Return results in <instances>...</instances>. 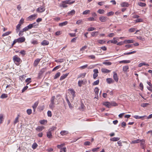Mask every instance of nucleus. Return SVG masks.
Instances as JSON below:
<instances>
[{
    "mask_svg": "<svg viewBox=\"0 0 152 152\" xmlns=\"http://www.w3.org/2000/svg\"><path fill=\"white\" fill-rule=\"evenodd\" d=\"M13 60L14 62L18 63H19L21 61L20 58L18 57L17 55H15L13 57Z\"/></svg>",
    "mask_w": 152,
    "mask_h": 152,
    "instance_id": "nucleus-1",
    "label": "nucleus"
},
{
    "mask_svg": "<svg viewBox=\"0 0 152 152\" xmlns=\"http://www.w3.org/2000/svg\"><path fill=\"white\" fill-rule=\"evenodd\" d=\"M45 10V8L44 6H42L38 8L36 10L37 12L41 13L44 12Z\"/></svg>",
    "mask_w": 152,
    "mask_h": 152,
    "instance_id": "nucleus-2",
    "label": "nucleus"
},
{
    "mask_svg": "<svg viewBox=\"0 0 152 152\" xmlns=\"http://www.w3.org/2000/svg\"><path fill=\"white\" fill-rule=\"evenodd\" d=\"M37 17V14H35L33 15H31L28 17V20H32L36 18Z\"/></svg>",
    "mask_w": 152,
    "mask_h": 152,
    "instance_id": "nucleus-3",
    "label": "nucleus"
},
{
    "mask_svg": "<svg viewBox=\"0 0 152 152\" xmlns=\"http://www.w3.org/2000/svg\"><path fill=\"white\" fill-rule=\"evenodd\" d=\"M108 18L106 17L102 16L99 18V20L101 22H105L107 21Z\"/></svg>",
    "mask_w": 152,
    "mask_h": 152,
    "instance_id": "nucleus-4",
    "label": "nucleus"
},
{
    "mask_svg": "<svg viewBox=\"0 0 152 152\" xmlns=\"http://www.w3.org/2000/svg\"><path fill=\"white\" fill-rule=\"evenodd\" d=\"M17 39V40L18 42L19 43L24 42L25 40V38L24 37H19Z\"/></svg>",
    "mask_w": 152,
    "mask_h": 152,
    "instance_id": "nucleus-5",
    "label": "nucleus"
},
{
    "mask_svg": "<svg viewBox=\"0 0 152 152\" xmlns=\"http://www.w3.org/2000/svg\"><path fill=\"white\" fill-rule=\"evenodd\" d=\"M113 78L116 82H118V78L117 75V74L115 72H113Z\"/></svg>",
    "mask_w": 152,
    "mask_h": 152,
    "instance_id": "nucleus-6",
    "label": "nucleus"
},
{
    "mask_svg": "<svg viewBox=\"0 0 152 152\" xmlns=\"http://www.w3.org/2000/svg\"><path fill=\"white\" fill-rule=\"evenodd\" d=\"M140 145L142 149H144L145 146V141L144 140H140Z\"/></svg>",
    "mask_w": 152,
    "mask_h": 152,
    "instance_id": "nucleus-7",
    "label": "nucleus"
},
{
    "mask_svg": "<svg viewBox=\"0 0 152 152\" xmlns=\"http://www.w3.org/2000/svg\"><path fill=\"white\" fill-rule=\"evenodd\" d=\"M103 104L108 108L111 107L110 102H106L103 103Z\"/></svg>",
    "mask_w": 152,
    "mask_h": 152,
    "instance_id": "nucleus-8",
    "label": "nucleus"
},
{
    "mask_svg": "<svg viewBox=\"0 0 152 152\" xmlns=\"http://www.w3.org/2000/svg\"><path fill=\"white\" fill-rule=\"evenodd\" d=\"M75 2V1H71V0H66L65 1H63V3H64L66 4H71L74 3Z\"/></svg>",
    "mask_w": 152,
    "mask_h": 152,
    "instance_id": "nucleus-9",
    "label": "nucleus"
},
{
    "mask_svg": "<svg viewBox=\"0 0 152 152\" xmlns=\"http://www.w3.org/2000/svg\"><path fill=\"white\" fill-rule=\"evenodd\" d=\"M101 71L103 73H108L111 71L110 70L104 68H102L101 69Z\"/></svg>",
    "mask_w": 152,
    "mask_h": 152,
    "instance_id": "nucleus-10",
    "label": "nucleus"
},
{
    "mask_svg": "<svg viewBox=\"0 0 152 152\" xmlns=\"http://www.w3.org/2000/svg\"><path fill=\"white\" fill-rule=\"evenodd\" d=\"M70 91V93L73 96V98L75 96V91L72 89H70L69 90Z\"/></svg>",
    "mask_w": 152,
    "mask_h": 152,
    "instance_id": "nucleus-11",
    "label": "nucleus"
},
{
    "mask_svg": "<svg viewBox=\"0 0 152 152\" xmlns=\"http://www.w3.org/2000/svg\"><path fill=\"white\" fill-rule=\"evenodd\" d=\"M106 81L108 84H111L113 83L114 81L111 78H107L106 79Z\"/></svg>",
    "mask_w": 152,
    "mask_h": 152,
    "instance_id": "nucleus-12",
    "label": "nucleus"
},
{
    "mask_svg": "<svg viewBox=\"0 0 152 152\" xmlns=\"http://www.w3.org/2000/svg\"><path fill=\"white\" fill-rule=\"evenodd\" d=\"M44 129L43 126H38L36 128V130L38 132H40L42 131Z\"/></svg>",
    "mask_w": 152,
    "mask_h": 152,
    "instance_id": "nucleus-13",
    "label": "nucleus"
},
{
    "mask_svg": "<svg viewBox=\"0 0 152 152\" xmlns=\"http://www.w3.org/2000/svg\"><path fill=\"white\" fill-rule=\"evenodd\" d=\"M121 7H128L129 6V4L126 2H123L121 4Z\"/></svg>",
    "mask_w": 152,
    "mask_h": 152,
    "instance_id": "nucleus-14",
    "label": "nucleus"
},
{
    "mask_svg": "<svg viewBox=\"0 0 152 152\" xmlns=\"http://www.w3.org/2000/svg\"><path fill=\"white\" fill-rule=\"evenodd\" d=\"M69 73H67L62 75L60 78V80H62L66 78L68 75Z\"/></svg>",
    "mask_w": 152,
    "mask_h": 152,
    "instance_id": "nucleus-15",
    "label": "nucleus"
},
{
    "mask_svg": "<svg viewBox=\"0 0 152 152\" xmlns=\"http://www.w3.org/2000/svg\"><path fill=\"white\" fill-rule=\"evenodd\" d=\"M49 43V42L46 40H43L41 43V45L43 46L48 45Z\"/></svg>",
    "mask_w": 152,
    "mask_h": 152,
    "instance_id": "nucleus-16",
    "label": "nucleus"
},
{
    "mask_svg": "<svg viewBox=\"0 0 152 152\" xmlns=\"http://www.w3.org/2000/svg\"><path fill=\"white\" fill-rule=\"evenodd\" d=\"M41 60V59H37L34 61V66H37L39 63V62L40 60Z\"/></svg>",
    "mask_w": 152,
    "mask_h": 152,
    "instance_id": "nucleus-17",
    "label": "nucleus"
},
{
    "mask_svg": "<svg viewBox=\"0 0 152 152\" xmlns=\"http://www.w3.org/2000/svg\"><path fill=\"white\" fill-rule=\"evenodd\" d=\"M47 136L49 138H52V134L51 132L48 131V132H47Z\"/></svg>",
    "mask_w": 152,
    "mask_h": 152,
    "instance_id": "nucleus-18",
    "label": "nucleus"
},
{
    "mask_svg": "<svg viewBox=\"0 0 152 152\" xmlns=\"http://www.w3.org/2000/svg\"><path fill=\"white\" fill-rule=\"evenodd\" d=\"M68 133V132L67 131H62L60 132V134L62 136L66 135Z\"/></svg>",
    "mask_w": 152,
    "mask_h": 152,
    "instance_id": "nucleus-19",
    "label": "nucleus"
},
{
    "mask_svg": "<svg viewBox=\"0 0 152 152\" xmlns=\"http://www.w3.org/2000/svg\"><path fill=\"white\" fill-rule=\"evenodd\" d=\"M120 139L119 137H114L110 138V140L113 141H116L119 140Z\"/></svg>",
    "mask_w": 152,
    "mask_h": 152,
    "instance_id": "nucleus-20",
    "label": "nucleus"
},
{
    "mask_svg": "<svg viewBox=\"0 0 152 152\" xmlns=\"http://www.w3.org/2000/svg\"><path fill=\"white\" fill-rule=\"evenodd\" d=\"M45 69L44 68L42 69L41 70L39 71V72L38 73V75L39 77L41 75L45 72Z\"/></svg>",
    "mask_w": 152,
    "mask_h": 152,
    "instance_id": "nucleus-21",
    "label": "nucleus"
},
{
    "mask_svg": "<svg viewBox=\"0 0 152 152\" xmlns=\"http://www.w3.org/2000/svg\"><path fill=\"white\" fill-rule=\"evenodd\" d=\"M98 31H94L91 33V36L95 37L96 36L98 35Z\"/></svg>",
    "mask_w": 152,
    "mask_h": 152,
    "instance_id": "nucleus-22",
    "label": "nucleus"
},
{
    "mask_svg": "<svg viewBox=\"0 0 152 152\" xmlns=\"http://www.w3.org/2000/svg\"><path fill=\"white\" fill-rule=\"evenodd\" d=\"M54 102H51L50 104L49 105V107L50 108L53 110V108L54 107Z\"/></svg>",
    "mask_w": 152,
    "mask_h": 152,
    "instance_id": "nucleus-23",
    "label": "nucleus"
},
{
    "mask_svg": "<svg viewBox=\"0 0 152 152\" xmlns=\"http://www.w3.org/2000/svg\"><path fill=\"white\" fill-rule=\"evenodd\" d=\"M145 117H146L145 115L142 116H139L137 115H135L133 116V117L136 119H138L141 118L142 119H143V118Z\"/></svg>",
    "mask_w": 152,
    "mask_h": 152,
    "instance_id": "nucleus-24",
    "label": "nucleus"
},
{
    "mask_svg": "<svg viewBox=\"0 0 152 152\" xmlns=\"http://www.w3.org/2000/svg\"><path fill=\"white\" fill-rule=\"evenodd\" d=\"M67 23L68 22L67 21H66L64 22L59 23V26H63L67 25Z\"/></svg>",
    "mask_w": 152,
    "mask_h": 152,
    "instance_id": "nucleus-25",
    "label": "nucleus"
},
{
    "mask_svg": "<svg viewBox=\"0 0 152 152\" xmlns=\"http://www.w3.org/2000/svg\"><path fill=\"white\" fill-rule=\"evenodd\" d=\"M66 101L67 102V103L68 104V105L69 107L70 108H72V106L71 105V104L70 103V102H69V99H68L67 96H66Z\"/></svg>",
    "mask_w": 152,
    "mask_h": 152,
    "instance_id": "nucleus-26",
    "label": "nucleus"
},
{
    "mask_svg": "<svg viewBox=\"0 0 152 152\" xmlns=\"http://www.w3.org/2000/svg\"><path fill=\"white\" fill-rule=\"evenodd\" d=\"M75 13V10H72L71 11L68 12L67 14L69 15H74Z\"/></svg>",
    "mask_w": 152,
    "mask_h": 152,
    "instance_id": "nucleus-27",
    "label": "nucleus"
},
{
    "mask_svg": "<svg viewBox=\"0 0 152 152\" xmlns=\"http://www.w3.org/2000/svg\"><path fill=\"white\" fill-rule=\"evenodd\" d=\"M134 42V40L132 39L126 40L124 41V42H126L127 43H132Z\"/></svg>",
    "mask_w": 152,
    "mask_h": 152,
    "instance_id": "nucleus-28",
    "label": "nucleus"
},
{
    "mask_svg": "<svg viewBox=\"0 0 152 152\" xmlns=\"http://www.w3.org/2000/svg\"><path fill=\"white\" fill-rule=\"evenodd\" d=\"M64 145V143H62L60 145H58L57 146V147L60 150H62V148L63 147V146Z\"/></svg>",
    "mask_w": 152,
    "mask_h": 152,
    "instance_id": "nucleus-29",
    "label": "nucleus"
},
{
    "mask_svg": "<svg viewBox=\"0 0 152 152\" xmlns=\"http://www.w3.org/2000/svg\"><path fill=\"white\" fill-rule=\"evenodd\" d=\"M130 62V60H124L119 61L120 63H129Z\"/></svg>",
    "mask_w": 152,
    "mask_h": 152,
    "instance_id": "nucleus-30",
    "label": "nucleus"
},
{
    "mask_svg": "<svg viewBox=\"0 0 152 152\" xmlns=\"http://www.w3.org/2000/svg\"><path fill=\"white\" fill-rule=\"evenodd\" d=\"M144 65H146L147 66H149V65L148 64H146L145 63H140L138 64V66L139 67H140Z\"/></svg>",
    "mask_w": 152,
    "mask_h": 152,
    "instance_id": "nucleus-31",
    "label": "nucleus"
},
{
    "mask_svg": "<svg viewBox=\"0 0 152 152\" xmlns=\"http://www.w3.org/2000/svg\"><path fill=\"white\" fill-rule=\"evenodd\" d=\"M129 69V67L128 66H125L123 67V70L124 72H126L127 70Z\"/></svg>",
    "mask_w": 152,
    "mask_h": 152,
    "instance_id": "nucleus-32",
    "label": "nucleus"
},
{
    "mask_svg": "<svg viewBox=\"0 0 152 152\" xmlns=\"http://www.w3.org/2000/svg\"><path fill=\"white\" fill-rule=\"evenodd\" d=\"M140 142V140L139 139H137L136 140H134L132 141L131 143H137Z\"/></svg>",
    "mask_w": 152,
    "mask_h": 152,
    "instance_id": "nucleus-33",
    "label": "nucleus"
},
{
    "mask_svg": "<svg viewBox=\"0 0 152 152\" xmlns=\"http://www.w3.org/2000/svg\"><path fill=\"white\" fill-rule=\"evenodd\" d=\"M21 24H18L16 26V31L17 33H18L19 31V30L20 28Z\"/></svg>",
    "mask_w": 152,
    "mask_h": 152,
    "instance_id": "nucleus-34",
    "label": "nucleus"
},
{
    "mask_svg": "<svg viewBox=\"0 0 152 152\" xmlns=\"http://www.w3.org/2000/svg\"><path fill=\"white\" fill-rule=\"evenodd\" d=\"M136 51L134 50V51H132V52H131L124 53V55H130V54L134 53H136Z\"/></svg>",
    "mask_w": 152,
    "mask_h": 152,
    "instance_id": "nucleus-35",
    "label": "nucleus"
},
{
    "mask_svg": "<svg viewBox=\"0 0 152 152\" xmlns=\"http://www.w3.org/2000/svg\"><path fill=\"white\" fill-rule=\"evenodd\" d=\"M61 73L60 72L57 73L54 76V79H56L58 78L60 76Z\"/></svg>",
    "mask_w": 152,
    "mask_h": 152,
    "instance_id": "nucleus-36",
    "label": "nucleus"
},
{
    "mask_svg": "<svg viewBox=\"0 0 152 152\" xmlns=\"http://www.w3.org/2000/svg\"><path fill=\"white\" fill-rule=\"evenodd\" d=\"M111 105V106H118V104L116 103L115 102H110Z\"/></svg>",
    "mask_w": 152,
    "mask_h": 152,
    "instance_id": "nucleus-37",
    "label": "nucleus"
},
{
    "mask_svg": "<svg viewBox=\"0 0 152 152\" xmlns=\"http://www.w3.org/2000/svg\"><path fill=\"white\" fill-rule=\"evenodd\" d=\"M39 102L38 101H37L36 102L34 105H32V107L33 108H36L37 107V106Z\"/></svg>",
    "mask_w": 152,
    "mask_h": 152,
    "instance_id": "nucleus-38",
    "label": "nucleus"
},
{
    "mask_svg": "<svg viewBox=\"0 0 152 152\" xmlns=\"http://www.w3.org/2000/svg\"><path fill=\"white\" fill-rule=\"evenodd\" d=\"M19 115H18V116L16 117V118H15V120L14 122V124H15L17 123L18 122V119L19 117Z\"/></svg>",
    "mask_w": 152,
    "mask_h": 152,
    "instance_id": "nucleus-39",
    "label": "nucleus"
},
{
    "mask_svg": "<svg viewBox=\"0 0 152 152\" xmlns=\"http://www.w3.org/2000/svg\"><path fill=\"white\" fill-rule=\"evenodd\" d=\"M99 89L98 88L96 87L95 88V89H94V92H95V94L97 95H98V94H99Z\"/></svg>",
    "mask_w": 152,
    "mask_h": 152,
    "instance_id": "nucleus-40",
    "label": "nucleus"
},
{
    "mask_svg": "<svg viewBox=\"0 0 152 152\" xmlns=\"http://www.w3.org/2000/svg\"><path fill=\"white\" fill-rule=\"evenodd\" d=\"M66 4H65L63 2V1L62 2V3L60 5V7H62L64 8H66L67 7V5H66Z\"/></svg>",
    "mask_w": 152,
    "mask_h": 152,
    "instance_id": "nucleus-41",
    "label": "nucleus"
},
{
    "mask_svg": "<svg viewBox=\"0 0 152 152\" xmlns=\"http://www.w3.org/2000/svg\"><path fill=\"white\" fill-rule=\"evenodd\" d=\"M138 5L141 7H145L146 6V4L141 2H139Z\"/></svg>",
    "mask_w": 152,
    "mask_h": 152,
    "instance_id": "nucleus-42",
    "label": "nucleus"
},
{
    "mask_svg": "<svg viewBox=\"0 0 152 152\" xmlns=\"http://www.w3.org/2000/svg\"><path fill=\"white\" fill-rule=\"evenodd\" d=\"M11 33V32L10 31L7 32L5 33H4L2 35V36L4 37L5 36L8 35L9 34Z\"/></svg>",
    "mask_w": 152,
    "mask_h": 152,
    "instance_id": "nucleus-43",
    "label": "nucleus"
},
{
    "mask_svg": "<svg viewBox=\"0 0 152 152\" xmlns=\"http://www.w3.org/2000/svg\"><path fill=\"white\" fill-rule=\"evenodd\" d=\"M97 12L99 14H102L104 13V11L103 10L99 9L98 10Z\"/></svg>",
    "mask_w": 152,
    "mask_h": 152,
    "instance_id": "nucleus-44",
    "label": "nucleus"
},
{
    "mask_svg": "<svg viewBox=\"0 0 152 152\" xmlns=\"http://www.w3.org/2000/svg\"><path fill=\"white\" fill-rule=\"evenodd\" d=\"M56 126H53L52 128L49 129L48 130V131H50V132H52L53 131L56 130Z\"/></svg>",
    "mask_w": 152,
    "mask_h": 152,
    "instance_id": "nucleus-45",
    "label": "nucleus"
},
{
    "mask_svg": "<svg viewBox=\"0 0 152 152\" xmlns=\"http://www.w3.org/2000/svg\"><path fill=\"white\" fill-rule=\"evenodd\" d=\"M96 29V28L93 27H90L88 28L87 30L88 31H92L94 30H95Z\"/></svg>",
    "mask_w": 152,
    "mask_h": 152,
    "instance_id": "nucleus-46",
    "label": "nucleus"
},
{
    "mask_svg": "<svg viewBox=\"0 0 152 152\" xmlns=\"http://www.w3.org/2000/svg\"><path fill=\"white\" fill-rule=\"evenodd\" d=\"M7 97V94H3L1 96V98L2 99L6 98Z\"/></svg>",
    "mask_w": 152,
    "mask_h": 152,
    "instance_id": "nucleus-47",
    "label": "nucleus"
},
{
    "mask_svg": "<svg viewBox=\"0 0 152 152\" xmlns=\"http://www.w3.org/2000/svg\"><path fill=\"white\" fill-rule=\"evenodd\" d=\"M99 82V80H97L96 81H94L93 83V86L96 85H98Z\"/></svg>",
    "mask_w": 152,
    "mask_h": 152,
    "instance_id": "nucleus-48",
    "label": "nucleus"
},
{
    "mask_svg": "<svg viewBox=\"0 0 152 152\" xmlns=\"http://www.w3.org/2000/svg\"><path fill=\"white\" fill-rule=\"evenodd\" d=\"M83 80H79L78 82V85L79 87H81L82 86V85L83 84Z\"/></svg>",
    "mask_w": 152,
    "mask_h": 152,
    "instance_id": "nucleus-49",
    "label": "nucleus"
},
{
    "mask_svg": "<svg viewBox=\"0 0 152 152\" xmlns=\"http://www.w3.org/2000/svg\"><path fill=\"white\" fill-rule=\"evenodd\" d=\"M26 112L28 115H30L32 113V110L31 109H28L27 110Z\"/></svg>",
    "mask_w": 152,
    "mask_h": 152,
    "instance_id": "nucleus-50",
    "label": "nucleus"
},
{
    "mask_svg": "<svg viewBox=\"0 0 152 152\" xmlns=\"http://www.w3.org/2000/svg\"><path fill=\"white\" fill-rule=\"evenodd\" d=\"M103 64L106 65H110L112 63L110 62L106 61L103 62Z\"/></svg>",
    "mask_w": 152,
    "mask_h": 152,
    "instance_id": "nucleus-51",
    "label": "nucleus"
},
{
    "mask_svg": "<svg viewBox=\"0 0 152 152\" xmlns=\"http://www.w3.org/2000/svg\"><path fill=\"white\" fill-rule=\"evenodd\" d=\"M90 12V11L89 10H86L85 11H84L83 12V15H87V14L89 13Z\"/></svg>",
    "mask_w": 152,
    "mask_h": 152,
    "instance_id": "nucleus-52",
    "label": "nucleus"
},
{
    "mask_svg": "<svg viewBox=\"0 0 152 152\" xmlns=\"http://www.w3.org/2000/svg\"><path fill=\"white\" fill-rule=\"evenodd\" d=\"M115 35V33H113L109 34L107 36L108 37H112Z\"/></svg>",
    "mask_w": 152,
    "mask_h": 152,
    "instance_id": "nucleus-53",
    "label": "nucleus"
},
{
    "mask_svg": "<svg viewBox=\"0 0 152 152\" xmlns=\"http://www.w3.org/2000/svg\"><path fill=\"white\" fill-rule=\"evenodd\" d=\"M31 24L33 25V28H34L37 27L39 25V24L37 23L36 22L34 23Z\"/></svg>",
    "mask_w": 152,
    "mask_h": 152,
    "instance_id": "nucleus-54",
    "label": "nucleus"
},
{
    "mask_svg": "<svg viewBox=\"0 0 152 152\" xmlns=\"http://www.w3.org/2000/svg\"><path fill=\"white\" fill-rule=\"evenodd\" d=\"M149 105L148 103H143L141 104V106L143 107H145Z\"/></svg>",
    "mask_w": 152,
    "mask_h": 152,
    "instance_id": "nucleus-55",
    "label": "nucleus"
},
{
    "mask_svg": "<svg viewBox=\"0 0 152 152\" xmlns=\"http://www.w3.org/2000/svg\"><path fill=\"white\" fill-rule=\"evenodd\" d=\"M99 43L101 44H103V43H105V41H104L103 40L100 39L98 40Z\"/></svg>",
    "mask_w": 152,
    "mask_h": 152,
    "instance_id": "nucleus-56",
    "label": "nucleus"
},
{
    "mask_svg": "<svg viewBox=\"0 0 152 152\" xmlns=\"http://www.w3.org/2000/svg\"><path fill=\"white\" fill-rule=\"evenodd\" d=\"M31 80V78H27L26 80V82H28V83L26 85H28L31 82V81L30 80Z\"/></svg>",
    "mask_w": 152,
    "mask_h": 152,
    "instance_id": "nucleus-57",
    "label": "nucleus"
},
{
    "mask_svg": "<svg viewBox=\"0 0 152 152\" xmlns=\"http://www.w3.org/2000/svg\"><path fill=\"white\" fill-rule=\"evenodd\" d=\"M3 115L2 114H0V123L1 124L2 123V122L3 121Z\"/></svg>",
    "mask_w": 152,
    "mask_h": 152,
    "instance_id": "nucleus-58",
    "label": "nucleus"
},
{
    "mask_svg": "<svg viewBox=\"0 0 152 152\" xmlns=\"http://www.w3.org/2000/svg\"><path fill=\"white\" fill-rule=\"evenodd\" d=\"M37 146L38 145L36 143H35L32 145V148L33 149H34L36 148Z\"/></svg>",
    "mask_w": 152,
    "mask_h": 152,
    "instance_id": "nucleus-59",
    "label": "nucleus"
},
{
    "mask_svg": "<svg viewBox=\"0 0 152 152\" xmlns=\"http://www.w3.org/2000/svg\"><path fill=\"white\" fill-rule=\"evenodd\" d=\"M31 43L33 45H36L38 44V42L37 40H33L31 42Z\"/></svg>",
    "mask_w": 152,
    "mask_h": 152,
    "instance_id": "nucleus-60",
    "label": "nucleus"
},
{
    "mask_svg": "<svg viewBox=\"0 0 152 152\" xmlns=\"http://www.w3.org/2000/svg\"><path fill=\"white\" fill-rule=\"evenodd\" d=\"M39 122L41 124H44L45 123H47V121L45 120H43L40 121H39Z\"/></svg>",
    "mask_w": 152,
    "mask_h": 152,
    "instance_id": "nucleus-61",
    "label": "nucleus"
},
{
    "mask_svg": "<svg viewBox=\"0 0 152 152\" xmlns=\"http://www.w3.org/2000/svg\"><path fill=\"white\" fill-rule=\"evenodd\" d=\"M114 14V12L112 11L108 12L107 14V15L109 16L112 15H113Z\"/></svg>",
    "mask_w": 152,
    "mask_h": 152,
    "instance_id": "nucleus-62",
    "label": "nucleus"
},
{
    "mask_svg": "<svg viewBox=\"0 0 152 152\" xmlns=\"http://www.w3.org/2000/svg\"><path fill=\"white\" fill-rule=\"evenodd\" d=\"M48 115L49 117H51L52 116V113L51 111L48 110L47 112Z\"/></svg>",
    "mask_w": 152,
    "mask_h": 152,
    "instance_id": "nucleus-63",
    "label": "nucleus"
},
{
    "mask_svg": "<svg viewBox=\"0 0 152 152\" xmlns=\"http://www.w3.org/2000/svg\"><path fill=\"white\" fill-rule=\"evenodd\" d=\"M139 86L140 87V89L141 90H142L143 88V86L142 83H140Z\"/></svg>",
    "mask_w": 152,
    "mask_h": 152,
    "instance_id": "nucleus-64",
    "label": "nucleus"
}]
</instances>
